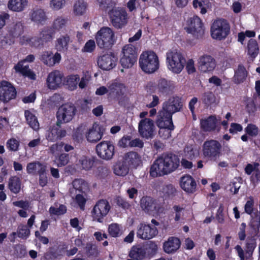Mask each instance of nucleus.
<instances>
[{"label": "nucleus", "instance_id": "nucleus-1", "mask_svg": "<svg viewBox=\"0 0 260 260\" xmlns=\"http://www.w3.org/2000/svg\"><path fill=\"white\" fill-rule=\"evenodd\" d=\"M179 164V159L176 155L163 154L151 166L150 174L152 177H156L170 174L177 168Z\"/></svg>", "mask_w": 260, "mask_h": 260}, {"label": "nucleus", "instance_id": "nucleus-2", "mask_svg": "<svg viewBox=\"0 0 260 260\" xmlns=\"http://www.w3.org/2000/svg\"><path fill=\"white\" fill-rule=\"evenodd\" d=\"M54 30L50 26L42 28L37 36L29 39L27 41L29 45L35 48L41 49L45 45L52 42L55 36Z\"/></svg>", "mask_w": 260, "mask_h": 260}, {"label": "nucleus", "instance_id": "nucleus-3", "mask_svg": "<svg viewBox=\"0 0 260 260\" xmlns=\"http://www.w3.org/2000/svg\"><path fill=\"white\" fill-rule=\"evenodd\" d=\"M139 64L142 70L148 74L154 73L159 66L158 57L153 51L143 52L140 56Z\"/></svg>", "mask_w": 260, "mask_h": 260}, {"label": "nucleus", "instance_id": "nucleus-4", "mask_svg": "<svg viewBox=\"0 0 260 260\" xmlns=\"http://www.w3.org/2000/svg\"><path fill=\"white\" fill-rule=\"evenodd\" d=\"M95 40L98 46L100 48L109 49L115 43L116 37L112 28L103 27L97 32Z\"/></svg>", "mask_w": 260, "mask_h": 260}, {"label": "nucleus", "instance_id": "nucleus-5", "mask_svg": "<svg viewBox=\"0 0 260 260\" xmlns=\"http://www.w3.org/2000/svg\"><path fill=\"white\" fill-rule=\"evenodd\" d=\"M168 69L175 74L180 73L186 62L182 53L177 50H169L166 54Z\"/></svg>", "mask_w": 260, "mask_h": 260}, {"label": "nucleus", "instance_id": "nucleus-6", "mask_svg": "<svg viewBox=\"0 0 260 260\" xmlns=\"http://www.w3.org/2000/svg\"><path fill=\"white\" fill-rule=\"evenodd\" d=\"M76 108L72 104H63L59 107L56 113V125H60L71 121L75 116Z\"/></svg>", "mask_w": 260, "mask_h": 260}, {"label": "nucleus", "instance_id": "nucleus-7", "mask_svg": "<svg viewBox=\"0 0 260 260\" xmlns=\"http://www.w3.org/2000/svg\"><path fill=\"white\" fill-rule=\"evenodd\" d=\"M109 15L110 22L116 29H121L127 25L128 16L125 9L121 8L112 9Z\"/></svg>", "mask_w": 260, "mask_h": 260}, {"label": "nucleus", "instance_id": "nucleus-8", "mask_svg": "<svg viewBox=\"0 0 260 260\" xmlns=\"http://www.w3.org/2000/svg\"><path fill=\"white\" fill-rule=\"evenodd\" d=\"M229 31V24L224 19H218L215 21L211 28L212 37L219 40L225 38Z\"/></svg>", "mask_w": 260, "mask_h": 260}, {"label": "nucleus", "instance_id": "nucleus-9", "mask_svg": "<svg viewBox=\"0 0 260 260\" xmlns=\"http://www.w3.org/2000/svg\"><path fill=\"white\" fill-rule=\"evenodd\" d=\"M123 56L120 59L121 66L125 68H131L137 59L136 47L132 44L125 45L122 49Z\"/></svg>", "mask_w": 260, "mask_h": 260}, {"label": "nucleus", "instance_id": "nucleus-10", "mask_svg": "<svg viewBox=\"0 0 260 260\" xmlns=\"http://www.w3.org/2000/svg\"><path fill=\"white\" fill-rule=\"evenodd\" d=\"M185 29L188 33L196 38L202 37L204 34L203 24L201 19L197 16H193L188 20Z\"/></svg>", "mask_w": 260, "mask_h": 260}, {"label": "nucleus", "instance_id": "nucleus-11", "mask_svg": "<svg viewBox=\"0 0 260 260\" xmlns=\"http://www.w3.org/2000/svg\"><path fill=\"white\" fill-rule=\"evenodd\" d=\"M221 145L216 140L206 141L203 145V154L206 157L216 159L221 154Z\"/></svg>", "mask_w": 260, "mask_h": 260}, {"label": "nucleus", "instance_id": "nucleus-12", "mask_svg": "<svg viewBox=\"0 0 260 260\" xmlns=\"http://www.w3.org/2000/svg\"><path fill=\"white\" fill-rule=\"evenodd\" d=\"M96 152L101 158L109 160L114 155V146L110 141H102L96 146Z\"/></svg>", "mask_w": 260, "mask_h": 260}, {"label": "nucleus", "instance_id": "nucleus-13", "mask_svg": "<svg viewBox=\"0 0 260 260\" xmlns=\"http://www.w3.org/2000/svg\"><path fill=\"white\" fill-rule=\"evenodd\" d=\"M155 125L153 121L147 118L141 119L138 125V132L139 135L145 139L153 138Z\"/></svg>", "mask_w": 260, "mask_h": 260}, {"label": "nucleus", "instance_id": "nucleus-14", "mask_svg": "<svg viewBox=\"0 0 260 260\" xmlns=\"http://www.w3.org/2000/svg\"><path fill=\"white\" fill-rule=\"evenodd\" d=\"M110 208L109 203L107 200H101L99 201L92 211L93 219L99 222H102V219L107 215Z\"/></svg>", "mask_w": 260, "mask_h": 260}, {"label": "nucleus", "instance_id": "nucleus-15", "mask_svg": "<svg viewBox=\"0 0 260 260\" xmlns=\"http://www.w3.org/2000/svg\"><path fill=\"white\" fill-rule=\"evenodd\" d=\"M108 87L109 98L116 100L119 104H121L126 90L125 85L120 82L114 81L109 84Z\"/></svg>", "mask_w": 260, "mask_h": 260}, {"label": "nucleus", "instance_id": "nucleus-16", "mask_svg": "<svg viewBox=\"0 0 260 260\" xmlns=\"http://www.w3.org/2000/svg\"><path fill=\"white\" fill-rule=\"evenodd\" d=\"M16 95V90L11 83L5 81L0 82V101L8 102Z\"/></svg>", "mask_w": 260, "mask_h": 260}, {"label": "nucleus", "instance_id": "nucleus-17", "mask_svg": "<svg viewBox=\"0 0 260 260\" xmlns=\"http://www.w3.org/2000/svg\"><path fill=\"white\" fill-rule=\"evenodd\" d=\"M117 60L114 54H105L98 58L97 62L99 68L108 71L115 67Z\"/></svg>", "mask_w": 260, "mask_h": 260}, {"label": "nucleus", "instance_id": "nucleus-18", "mask_svg": "<svg viewBox=\"0 0 260 260\" xmlns=\"http://www.w3.org/2000/svg\"><path fill=\"white\" fill-rule=\"evenodd\" d=\"M64 76L58 70L50 73L47 78V84L49 89H55L61 87L63 84Z\"/></svg>", "mask_w": 260, "mask_h": 260}, {"label": "nucleus", "instance_id": "nucleus-19", "mask_svg": "<svg viewBox=\"0 0 260 260\" xmlns=\"http://www.w3.org/2000/svg\"><path fill=\"white\" fill-rule=\"evenodd\" d=\"M199 69L203 73L213 71L215 67V60L211 55H203L200 57L198 61Z\"/></svg>", "mask_w": 260, "mask_h": 260}, {"label": "nucleus", "instance_id": "nucleus-20", "mask_svg": "<svg viewBox=\"0 0 260 260\" xmlns=\"http://www.w3.org/2000/svg\"><path fill=\"white\" fill-rule=\"evenodd\" d=\"M104 128L96 123H94L86 134L87 141L91 143H96L100 141L103 135Z\"/></svg>", "mask_w": 260, "mask_h": 260}, {"label": "nucleus", "instance_id": "nucleus-21", "mask_svg": "<svg viewBox=\"0 0 260 260\" xmlns=\"http://www.w3.org/2000/svg\"><path fill=\"white\" fill-rule=\"evenodd\" d=\"M158 233L155 226L149 225L140 224L137 231V236L142 239H150L155 237Z\"/></svg>", "mask_w": 260, "mask_h": 260}, {"label": "nucleus", "instance_id": "nucleus-22", "mask_svg": "<svg viewBox=\"0 0 260 260\" xmlns=\"http://www.w3.org/2000/svg\"><path fill=\"white\" fill-rule=\"evenodd\" d=\"M61 58V55L58 52H56L53 55L51 51H45L42 52L40 59L45 65L48 67H53L60 62Z\"/></svg>", "mask_w": 260, "mask_h": 260}, {"label": "nucleus", "instance_id": "nucleus-23", "mask_svg": "<svg viewBox=\"0 0 260 260\" xmlns=\"http://www.w3.org/2000/svg\"><path fill=\"white\" fill-rule=\"evenodd\" d=\"M29 16L31 21L38 24H43L48 19L44 10L39 7L31 9Z\"/></svg>", "mask_w": 260, "mask_h": 260}, {"label": "nucleus", "instance_id": "nucleus-24", "mask_svg": "<svg viewBox=\"0 0 260 260\" xmlns=\"http://www.w3.org/2000/svg\"><path fill=\"white\" fill-rule=\"evenodd\" d=\"M73 187L70 189V193L73 198L77 193H85L88 190L87 183L82 179H76L72 182Z\"/></svg>", "mask_w": 260, "mask_h": 260}, {"label": "nucleus", "instance_id": "nucleus-25", "mask_svg": "<svg viewBox=\"0 0 260 260\" xmlns=\"http://www.w3.org/2000/svg\"><path fill=\"white\" fill-rule=\"evenodd\" d=\"M172 114L170 111L165 109V107H163L157 116L156 124L158 127H164L166 125L172 126V125H173L172 120Z\"/></svg>", "mask_w": 260, "mask_h": 260}, {"label": "nucleus", "instance_id": "nucleus-26", "mask_svg": "<svg viewBox=\"0 0 260 260\" xmlns=\"http://www.w3.org/2000/svg\"><path fill=\"white\" fill-rule=\"evenodd\" d=\"M165 109L170 111V113H174L180 111L182 107L181 99L178 96L170 98L169 100L164 104Z\"/></svg>", "mask_w": 260, "mask_h": 260}, {"label": "nucleus", "instance_id": "nucleus-27", "mask_svg": "<svg viewBox=\"0 0 260 260\" xmlns=\"http://www.w3.org/2000/svg\"><path fill=\"white\" fill-rule=\"evenodd\" d=\"M196 182L189 175L183 176L181 178V187L188 193H193L196 188Z\"/></svg>", "mask_w": 260, "mask_h": 260}, {"label": "nucleus", "instance_id": "nucleus-28", "mask_svg": "<svg viewBox=\"0 0 260 260\" xmlns=\"http://www.w3.org/2000/svg\"><path fill=\"white\" fill-rule=\"evenodd\" d=\"M47 167L45 164L41 163L38 161L29 162L26 167L27 173L29 174H39L45 173Z\"/></svg>", "mask_w": 260, "mask_h": 260}, {"label": "nucleus", "instance_id": "nucleus-29", "mask_svg": "<svg viewBox=\"0 0 260 260\" xmlns=\"http://www.w3.org/2000/svg\"><path fill=\"white\" fill-rule=\"evenodd\" d=\"M123 160L128 166H132L137 167L141 163V156L138 153L134 151H130L124 154Z\"/></svg>", "mask_w": 260, "mask_h": 260}, {"label": "nucleus", "instance_id": "nucleus-30", "mask_svg": "<svg viewBox=\"0 0 260 260\" xmlns=\"http://www.w3.org/2000/svg\"><path fill=\"white\" fill-rule=\"evenodd\" d=\"M218 120L215 116L211 115L207 119L201 120V127L205 132L214 130L216 127Z\"/></svg>", "mask_w": 260, "mask_h": 260}, {"label": "nucleus", "instance_id": "nucleus-31", "mask_svg": "<svg viewBox=\"0 0 260 260\" xmlns=\"http://www.w3.org/2000/svg\"><path fill=\"white\" fill-rule=\"evenodd\" d=\"M180 246L179 239L176 237H170L168 240L164 244L165 251L168 253H171L176 251Z\"/></svg>", "mask_w": 260, "mask_h": 260}, {"label": "nucleus", "instance_id": "nucleus-32", "mask_svg": "<svg viewBox=\"0 0 260 260\" xmlns=\"http://www.w3.org/2000/svg\"><path fill=\"white\" fill-rule=\"evenodd\" d=\"M70 42V37L68 35L61 36L55 41V47L56 50L60 52H65L68 49L69 44Z\"/></svg>", "mask_w": 260, "mask_h": 260}, {"label": "nucleus", "instance_id": "nucleus-33", "mask_svg": "<svg viewBox=\"0 0 260 260\" xmlns=\"http://www.w3.org/2000/svg\"><path fill=\"white\" fill-rule=\"evenodd\" d=\"M15 70L20 72L23 75L29 77L31 79H35L36 75L29 69L28 64L25 63L24 61H19L14 67Z\"/></svg>", "mask_w": 260, "mask_h": 260}, {"label": "nucleus", "instance_id": "nucleus-34", "mask_svg": "<svg viewBox=\"0 0 260 260\" xmlns=\"http://www.w3.org/2000/svg\"><path fill=\"white\" fill-rule=\"evenodd\" d=\"M114 173L117 176H125L129 172L128 166L122 160L117 161L113 166Z\"/></svg>", "mask_w": 260, "mask_h": 260}, {"label": "nucleus", "instance_id": "nucleus-35", "mask_svg": "<svg viewBox=\"0 0 260 260\" xmlns=\"http://www.w3.org/2000/svg\"><path fill=\"white\" fill-rule=\"evenodd\" d=\"M141 207L145 212L150 213L156 208L154 200L150 197H143L140 202Z\"/></svg>", "mask_w": 260, "mask_h": 260}, {"label": "nucleus", "instance_id": "nucleus-36", "mask_svg": "<svg viewBox=\"0 0 260 260\" xmlns=\"http://www.w3.org/2000/svg\"><path fill=\"white\" fill-rule=\"evenodd\" d=\"M27 5V0H10L8 7L13 11L20 12L23 10Z\"/></svg>", "mask_w": 260, "mask_h": 260}, {"label": "nucleus", "instance_id": "nucleus-37", "mask_svg": "<svg viewBox=\"0 0 260 260\" xmlns=\"http://www.w3.org/2000/svg\"><path fill=\"white\" fill-rule=\"evenodd\" d=\"M24 31V25L23 23L18 21L12 23L9 27V32L14 37H18Z\"/></svg>", "mask_w": 260, "mask_h": 260}, {"label": "nucleus", "instance_id": "nucleus-38", "mask_svg": "<svg viewBox=\"0 0 260 260\" xmlns=\"http://www.w3.org/2000/svg\"><path fill=\"white\" fill-rule=\"evenodd\" d=\"M157 88L159 92L167 94L173 90L174 86L170 81L165 79H161L158 81Z\"/></svg>", "mask_w": 260, "mask_h": 260}, {"label": "nucleus", "instance_id": "nucleus-39", "mask_svg": "<svg viewBox=\"0 0 260 260\" xmlns=\"http://www.w3.org/2000/svg\"><path fill=\"white\" fill-rule=\"evenodd\" d=\"M247 76V72L245 67L239 64L238 69L235 71L234 77V81L235 83L239 84L243 82Z\"/></svg>", "mask_w": 260, "mask_h": 260}, {"label": "nucleus", "instance_id": "nucleus-40", "mask_svg": "<svg viewBox=\"0 0 260 260\" xmlns=\"http://www.w3.org/2000/svg\"><path fill=\"white\" fill-rule=\"evenodd\" d=\"M68 22V19L64 16H58L53 21L51 27H52L55 32L59 31L66 27Z\"/></svg>", "mask_w": 260, "mask_h": 260}, {"label": "nucleus", "instance_id": "nucleus-41", "mask_svg": "<svg viewBox=\"0 0 260 260\" xmlns=\"http://www.w3.org/2000/svg\"><path fill=\"white\" fill-rule=\"evenodd\" d=\"M146 253L144 248L134 246L129 252V256L132 258L136 260H141L145 257Z\"/></svg>", "mask_w": 260, "mask_h": 260}, {"label": "nucleus", "instance_id": "nucleus-42", "mask_svg": "<svg viewBox=\"0 0 260 260\" xmlns=\"http://www.w3.org/2000/svg\"><path fill=\"white\" fill-rule=\"evenodd\" d=\"M25 116L28 124L34 130L37 131L39 128V123L37 117L28 111H25Z\"/></svg>", "mask_w": 260, "mask_h": 260}, {"label": "nucleus", "instance_id": "nucleus-43", "mask_svg": "<svg viewBox=\"0 0 260 260\" xmlns=\"http://www.w3.org/2000/svg\"><path fill=\"white\" fill-rule=\"evenodd\" d=\"M202 100L203 103L207 107L218 103L215 95L211 91L206 92L203 93L202 96Z\"/></svg>", "mask_w": 260, "mask_h": 260}, {"label": "nucleus", "instance_id": "nucleus-44", "mask_svg": "<svg viewBox=\"0 0 260 260\" xmlns=\"http://www.w3.org/2000/svg\"><path fill=\"white\" fill-rule=\"evenodd\" d=\"M21 182L19 178L14 176L9 179V188L14 193H17L20 191Z\"/></svg>", "mask_w": 260, "mask_h": 260}, {"label": "nucleus", "instance_id": "nucleus-45", "mask_svg": "<svg viewBox=\"0 0 260 260\" xmlns=\"http://www.w3.org/2000/svg\"><path fill=\"white\" fill-rule=\"evenodd\" d=\"M87 4L84 0H78L74 5V12L76 15H82L86 12Z\"/></svg>", "mask_w": 260, "mask_h": 260}, {"label": "nucleus", "instance_id": "nucleus-46", "mask_svg": "<svg viewBox=\"0 0 260 260\" xmlns=\"http://www.w3.org/2000/svg\"><path fill=\"white\" fill-rule=\"evenodd\" d=\"M248 54L253 58H254L258 53L259 48L257 43L254 39H250L247 45Z\"/></svg>", "mask_w": 260, "mask_h": 260}, {"label": "nucleus", "instance_id": "nucleus-47", "mask_svg": "<svg viewBox=\"0 0 260 260\" xmlns=\"http://www.w3.org/2000/svg\"><path fill=\"white\" fill-rule=\"evenodd\" d=\"M256 246V242L255 239L251 238L247 240L245 251L249 257L252 256Z\"/></svg>", "mask_w": 260, "mask_h": 260}, {"label": "nucleus", "instance_id": "nucleus-48", "mask_svg": "<svg viewBox=\"0 0 260 260\" xmlns=\"http://www.w3.org/2000/svg\"><path fill=\"white\" fill-rule=\"evenodd\" d=\"M85 249L88 256L97 257L100 253L98 246L94 244H87Z\"/></svg>", "mask_w": 260, "mask_h": 260}, {"label": "nucleus", "instance_id": "nucleus-49", "mask_svg": "<svg viewBox=\"0 0 260 260\" xmlns=\"http://www.w3.org/2000/svg\"><path fill=\"white\" fill-rule=\"evenodd\" d=\"M30 230L26 225L20 224L18 226L17 233L19 238L26 239L30 235Z\"/></svg>", "mask_w": 260, "mask_h": 260}, {"label": "nucleus", "instance_id": "nucleus-50", "mask_svg": "<svg viewBox=\"0 0 260 260\" xmlns=\"http://www.w3.org/2000/svg\"><path fill=\"white\" fill-rule=\"evenodd\" d=\"M165 197L173 196L176 192L175 188L171 184L164 185L160 189Z\"/></svg>", "mask_w": 260, "mask_h": 260}, {"label": "nucleus", "instance_id": "nucleus-51", "mask_svg": "<svg viewBox=\"0 0 260 260\" xmlns=\"http://www.w3.org/2000/svg\"><path fill=\"white\" fill-rule=\"evenodd\" d=\"M159 127L160 129L158 131V135L160 137L166 139L171 137V132L174 129V125H172V126L166 125L164 127Z\"/></svg>", "mask_w": 260, "mask_h": 260}, {"label": "nucleus", "instance_id": "nucleus-52", "mask_svg": "<svg viewBox=\"0 0 260 260\" xmlns=\"http://www.w3.org/2000/svg\"><path fill=\"white\" fill-rule=\"evenodd\" d=\"M184 152L186 156L190 159L194 158L199 154L198 149L194 148L192 145L186 146L184 149Z\"/></svg>", "mask_w": 260, "mask_h": 260}, {"label": "nucleus", "instance_id": "nucleus-53", "mask_svg": "<svg viewBox=\"0 0 260 260\" xmlns=\"http://www.w3.org/2000/svg\"><path fill=\"white\" fill-rule=\"evenodd\" d=\"M108 232L113 237H117L122 234L121 230L117 223H112L109 226Z\"/></svg>", "mask_w": 260, "mask_h": 260}, {"label": "nucleus", "instance_id": "nucleus-54", "mask_svg": "<svg viewBox=\"0 0 260 260\" xmlns=\"http://www.w3.org/2000/svg\"><path fill=\"white\" fill-rule=\"evenodd\" d=\"M66 3V0H50L49 5L52 10L58 11L64 7Z\"/></svg>", "mask_w": 260, "mask_h": 260}, {"label": "nucleus", "instance_id": "nucleus-55", "mask_svg": "<svg viewBox=\"0 0 260 260\" xmlns=\"http://www.w3.org/2000/svg\"><path fill=\"white\" fill-rule=\"evenodd\" d=\"M79 162L83 169L89 170L91 169L93 165V161L86 157H82L80 160Z\"/></svg>", "mask_w": 260, "mask_h": 260}, {"label": "nucleus", "instance_id": "nucleus-56", "mask_svg": "<svg viewBox=\"0 0 260 260\" xmlns=\"http://www.w3.org/2000/svg\"><path fill=\"white\" fill-rule=\"evenodd\" d=\"M245 131L248 135L251 137H255L258 134V127L252 124H248Z\"/></svg>", "mask_w": 260, "mask_h": 260}, {"label": "nucleus", "instance_id": "nucleus-57", "mask_svg": "<svg viewBox=\"0 0 260 260\" xmlns=\"http://www.w3.org/2000/svg\"><path fill=\"white\" fill-rule=\"evenodd\" d=\"M19 142L15 139L12 138L9 140L7 142V148L12 151H16L18 149Z\"/></svg>", "mask_w": 260, "mask_h": 260}, {"label": "nucleus", "instance_id": "nucleus-58", "mask_svg": "<svg viewBox=\"0 0 260 260\" xmlns=\"http://www.w3.org/2000/svg\"><path fill=\"white\" fill-rule=\"evenodd\" d=\"M74 197H75V201L78 205L79 208L82 210H84L85 204L86 202L84 197L81 193H77Z\"/></svg>", "mask_w": 260, "mask_h": 260}, {"label": "nucleus", "instance_id": "nucleus-59", "mask_svg": "<svg viewBox=\"0 0 260 260\" xmlns=\"http://www.w3.org/2000/svg\"><path fill=\"white\" fill-rule=\"evenodd\" d=\"M57 166L58 167L64 166L68 164L69 161V155L66 153L61 154L57 159Z\"/></svg>", "mask_w": 260, "mask_h": 260}, {"label": "nucleus", "instance_id": "nucleus-60", "mask_svg": "<svg viewBox=\"0 0 260 260\" xmlns=\"http://www.w3.org/2000/svg\"><path fill=\"white\" fill-rule=\"evenodd\" d=\"M57 132V130L55 126H53L50 129V131L49 132L46 137L47 139L51 142H55L58 140Z\"/></svg>", "mask_w": 260, "mask_h": 260}, {"label": "nucleus", "instance_id": "nucleus-61", "mask_svg": "<svg viewBox=\"0 0 260 260\" xmlns=\"http://www.w3.org/2000/svg\"><path fill=\"white\" fill-rule=\"evenodd\" d=\"M67 211L66 207L63 205L59 206V208H54L53 207H50L49 209L51 214L55 215H61L66 213Z\"/></svg>", "mask_w": 260, "mask_h": 260}, {"label": "nucleus", "instance_id": "nucleus-62", "mask_svg": "<svg viewBox=\"0 0 260 260\" xmlns=\"http://www.w3.org/2000/svg\"><path fill=\"white\" fill-rule=\"evenodd\" d=\"M95 47V42L93 40H90L85 44L82 51L85 52H91Z\"/></svg>", "mask_w": 260, "mask_h": 260}, {"label": "nucleus", "instance_id": "nucleus-63", "mask_svg": "<svg viewBox=\"0 0 260 260\" xmlns=\"http://www.w3.org/2000/svg\"><path fill=\"white\" fill-rule=\"evenodd\" d=\"M254 201L252 198H250L249 200L247 201L244 208L245 211L248 214H251L253 210Z\"/></svg>", "mask_w": 260, "mask_h": 260}, {"label": "nucleus", "instance_id": "nucleus-64", "mask_svg": "<svg viewBox=\"0 0 260 260\" xmlns=\"http://www.w3.org/2000/svg\"><path fill=\"white\" fill-rule=\"evenodd\" d=\"M117 204L124 209H128L130 207V204L124 199L118 197L116 199Z\"/></svg>", "mask_w": 260, "mask_h": 260}]
</instances>
